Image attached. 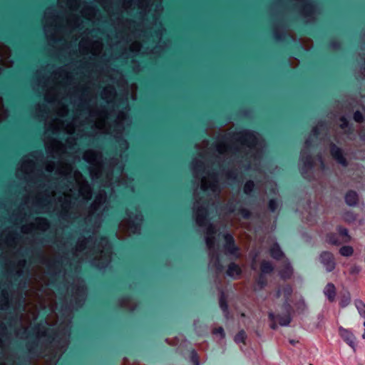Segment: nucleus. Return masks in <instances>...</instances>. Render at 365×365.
Segmentation results:
<instances>
[{
    "label": "nucleus",
    "mask_w": 365,
    "mask_h": 365,
    "mask_svg": "<svg viewBox=\"0 0 365 365\" xmlns=\"http://www.w3.org/2000/svg\"><path fill=\"white\" fill-rule=\"evenodd\" d=\"M254 182L252 181H248L245 183L244 187V192L246 194H249L253 190Z\"/></svg>",
    "instance_id": "58836bf2"
},
{
    "label": "nucleus",
    "mask_w": 365,
    "mask_h": 365,
    "mask_svg": "<svg viewBox=\"0 0 365 365\" xmlns=\"http://www.w3.org/2000/svg\"><path fill=\"white\" fill-rule=\"evenodd\" d=\"M106 201V194L104 191H101L96 196V198L91 205L90 213H89V220L96 214L98 217L100 214L102 213L106 206H104V204Z\"/></svg>",
    "instance_id": "9b49d317"
},
{
    "label": "nucleus",
    "mask_w": 365,
    "mask_h": 365,
    "mask_svg": "<svg viewBox=\"0 0 365 365\" xmlns=\"http://www.w3.org/2000/svg\"><path fill=\"white\" fill-rule=\"evenodd\" d=\"M135 89L136 88V86L135 85H132V89Z\"/></svg>",
    "instance_id": "6e6d98bb"
},
{
    "label": "nucleus",
    "mask_w": 365,
    "mask_h": 365,
    "mask_svg": "<svg viewBox=\"0 0 365 365\" xmlns=\"http://www.w3.org/2000/svg\"><path fill=\"white\" fill-rule=\"evenodd\" d=\"M132 98H133V100H135V95L133 94Z\"/></svg>",
    "instance_id": "4d7b16f0"
},
{
    "label": "nucleus",
    "mask_w": 365,
    "mask_h": 365,
    "mask_svg": "<svg viewBox=\"0 0 365 365\" xmlns=\"http://www.w3.org/2000/svg\"><path fill=\"white\" fill-rule=\"evenodd\" d=\"M42 211L45 212V211H46V209H42Z\"/></svg>",
    "instance_id": "e2e57ef3"
},
{
    "label": "nucleus",
    "mask_w": 365,
    "mask_h": 365,
    "mask_svg": "<svg viewBox=\"0 0 365 365\" xmlns=\"http://www.w3.org/2000/svg\"><path fill=\"white\" fill-rule=\"evenodd\" d=\"M277 321L281 326H287L289 324L291 321V317L289 314H286L284 316H277Z\"/></svg>",
    "instance_id": "c756f323"
},
{
    "label": "nucleus",
    "mask_w": 365,
    "mask_h": 365,
    "mask_svg": "<svg viewBox=\"0 0 365 365\" xmlns=\"http://www.w3.org/2000/svg\"><path fill=\"white\" fill-rule=\"evenodd\" d=\"M140 47H141V46L138 42H133L130 45V51L133 52H138L140 51Z\"/></svg>",
    "instance_id": "79ce46f5"
},
{
    "label": "nucleus",
    "mask_w": 365,
    "mask_h": 365,
    "mask_svg": "<svg viewBox=\"0 0 365 365\" xmlns=\"http://www.w3.org/2000/svg\"><path fill=\"white\" fill-rule=\"evenodd\" d=\"M96 255L92 263L100 268L107 266L110 262L111 251L108 242L106 238L99 240L89 237L88 239L79 240L76 247L74 255L76 257Z\"/></svg>",
    "instance_id": "7ed1b4c3"
},
{
    "label": "nucleus",
    "mask_w": 365,
    "mask_h": 365,
    "mask_svg": "<svg viewBox=\"0 0 365 365\" xmlns=\"http://www.w3.org/2000/svg\"><path fill=\"white\" fill-rule=\"evenodd\" d=\"M339 253L344 257H350L354 253V249L351 246H343L339 250Z\"/></svg>",
    "instance_id": "7c9ffc66"
},
{
    "label": "nucleus",
    "mask_w": 365,
    "mask_h": 365,
    "mask_svg": "<svg viewBox=\"0 0 365 365\" xmlns=\"http://www.w3.org/2000/svg\"><path fill=\"white\" fill-rule=\"evenodd\" d=\"M269 208L272 210V211H274L277 207V205L276 203V202L274 200H270L269 201Z\"/></svg>",
    "instance_id": "49530a36"
},
{
    "label": "nucleus",
    "mask_w": 365,
    "mask_h": 365,
    "mask_svg": "<svg viewBox=\"0 0 365 365\" xmlns=\"http://www.w3.org/2000/svg\"><path fill=\"white\" fill-rule=\"evenodd\" d=\"M354 119L358 123L361 122L363 119L362 114L359 111L355 112Z\"/></svg>",
    "instance_id": "c03bdc74"
},
{
    "label": "nucleus",
    "mask_w": 365,
    "mask_h": 365,
    "mask_svg": "<svg viewBox=\"0 0 365 365\" xmlns=\"http://www.w3.org/2000/svg\"><path fill=\"white\" fill-rule=\"evenodd\" d=\"M220 307L224 310L227 309V305L222 300L220 301Z\"/></svg>",
    "instance_id": "603ef678"
},
{
    "label": "nucleus",
    "mask_w": 365,
    "mask_h": 365,
    "mask_svg": "<svg viewBox=\"0 0 365 365\" xmlns=\"http://www.w3.org/2000/svg\"><path fill=\"white\" fill-rule=\"evenodd\" d=\"M309 9L310 10H312V11H313V8L312 7H309V8H307V9ZM304 12H307V9H304Z\"/></svg>",
    "instance_id": "5fc2aeb1"
},
{
    "label": "nucleus",
    "mask_w": 365,
    "mask_h": 365,
    "mask_svg": "<svg viewBox=\"0 0 365 365\" xmlns=\"http://www.w3.org/2000/svg\"><path fill=\"white\" fill-rule=\"evenodd\" d=\"M58 4L62 8H68L72 11L80 9V0H58Z\"/></svg>",
    "instance_id": "6ab92c4d"
},
{
    "label": "nucleus",
    "mask_w": 365,
    "mask_h": 365,
    "mask_svg": "<svg viewBox=\"0 0 365 365\" xmlns=\"http://www.w3.org/2000/svg\"><path fill=\"white\" fill-rule=\"evenodd\" d=\"M345 201L349 206H356L359 201L358 194L352 190L349 191L345 195Z\"/></svg>",
    "instance_id": "b1692460"
},
{
    "label": "nucleus",
    "mask_w": 365,
    "mask_h": 365,
    "mask_svg": "<svg viewBox=\"0 0 365 365\" xmlns=\"http://www.w3.org/2000/svg\"><path fill=\"white\" fill-rule=\"evenodd\" d=\"M195 202L194 203V211L195 214L196 223L199 226L205 225V218L207 215L206 207L204 206V202H200L201 199L197 200L195 194Z\"/></svg>",
    "instance_id": "f8f14e48"
},
{
    "label": "nucleus",
    "mask_w": 365,
    "mask_h": 365,
    "mask_svg": "<svg viewBox=\"0 0 365 365\" xmlns=\"http://www.w3.org/2000/svg\"><path fill=\"white\" fill-rule=\"evenodd\" d=\"M225 250L227 254L235 255L236 257L239 256L238 249L234 245L233 237L230 235H225Z\"/></svg>",
    "instance_id": "dca6fc26"
},
{
    "label": "nucleus",
    "mask_w": 365,
    "mask_h": 365,
    "mask_svg": "<svg viewBox=\"0 0 365 365\" xmlns=\"http://www.w3.org/2000/svg\"><path fill=\"white\" fill-rule=\"evenodd\" d=\"M215 232H216V230L212 225H210L207 227L205 240H206L207 247L208 250H210V252H211L212 249L214 247L215 237L212 236V235L214 233H215Z\"/></svg>",
    "instance_id": "a211bd4d"
},
{
    "label": "nucleus",
    "mask_w": 365,
    "mask_h": 365,
    "mask_svg": "<svg viewBox=\"0 0 365 365\" xmlns=\"http://www.w3.org/2000/svg\"><path fill=\"white\" fill-rule=\"evenodd\" d=\"M192 166L193 173H194V175L195 178L199 177V175H200V173L201 170H202L203 173L205 172V166H204L203 163H202L201 161L195 160L192 162Z\"/></svg>",
    "instance_id": "a878e982"
},
{
    "label": "nucleus",
    "mask_w": 365,
    "mask_h": 365,
    "mask_svg": "<svg viewBox=\"0 0 365 365\" xmlns=\"http://www.w3.org/2000/svg\"><path fill=\"white\" fill-rule=\"evenodd\" d=\"M1 245V243L0 242V246Z\"/></svg>",
    "instance_id": "0e129e2a"
},
{
    "label": "nucleus",
    "mask_w": 365,
    "mask_h": 365,
    "mask_svg": "<svg viewBox=\"0 0 365 365\" xmlns=\"http://www.w3.org/2000/svg\"><path fill=\"white\" fill-rule=\"evenodd\" d=\"M246 338V334L244 331H240L235 338V340L237 343L244 342Z\"/></svg>",
    "instance_id": "4c0bfd02"
},
{
    "label": "nucleus",
    "mask_w": 365,
    "mask_h": 365,
    "mask_svg": "<svg viewBox=\"0 0 365 365\" xmlns=\"http://www.w3.org/2000/svg\"><path fill=\"white\" fill-rule=\"evenodd\" d=\"M6 337L5 326L2 322L0 321V349L4 347L3 339Z\"/></svg>",
    "instance_id": "72a5a7b5"
},
{
    "label": "nucleus",
    "mask_w": 365,
    "mask_h": 365,
    "mask_svg": "<svg viewBox=\"0 0 365 365\" xmlns=\"http://www.w3.org/2000/svg\"><path fill=\"white\" fill-rule=\"evenodd\" d=\"M21 262H22V265L24 266L25 264V261H23Z\"/></svg>",
    "instance_id": "13d9d810"
},
{
    "label": "nucleus",
    "mask_w": 365,
    "mask_h": 365,
    "mask_svg": "<svg viewBox=\"0 0 365 365\" xmlns=\"http://www.w3.org/2000/svg\"><path fill=\"white\" fill-rule=\"evenodd\" d=\"M235 139L242 146L246 145L250 150L255 147H257V149H258L262 146L259 137L251 131L245 130L238 133L235 135Z\"/></svg>",
    "instance_id": "423d86ee"
},
{
    "label": "nucleus",
    "mask_w": 365,
    "mask_h": 365,
    "mask_svg": "<svg viewBox=\"0 0 365 365\" xmlns=\"http://www.w3.org/2000/svg\"><path fill=\"white\" fill-rule=\"evenodd\" d=\"M201 190L204 192L210 190L214 194L218 191V183L215 174L202 176L201 180Z\"/></svg>",
    "instance_id": "4468645a"
},
{
    "label": "nucleus",
    "mask_w": 365,
    "mask_h": 365,
    "mask_svg": "<svg viewBox=\"0 0 365 365\" xmlns=\"http://www.w3.org/2000/svg\"><path fill=\"white\" fill-rule=\"evenodd\" d=\"M324 293L330 302H334L336 294L334 284L328 283L324 290Z\"/></svg>",
    "instance_id": "5701e85b"
},
{
    "label": "nucleus",
    "mask_w": 365,
    "mask_h": 365,
    "mask_svg": "<svg viewBox=\"0 0 365 365\" xmlns=\"http://www.w3.org/2000/svg\"><path fill=\"white\" fill-rule=\"evenodd\" d=\"M257 285L259 289H262L267 285V279L263 274H261L257 280Z\"/></svg>",
    "instance_id": "c9c22d12"
},
{
    "label": "nucleus",
    "mask_w": 365,
    "mask_h": 365,
    "mask_svg": "<svg viewBox=\"0 0 365 365\" xmlns=\"http://www.w3.org/2000/svg\"><path fill=\"white\" fill-rule=\"evenodd\" d=\"M36 158L34 154L24 157L17 168L16 176L20 179H27L34 171L36 164L34 159Z\"/></svg>",
    "instance_id": "0eeeda50"
},
{
    "label": "nucleus",
    "mask_w": 365,
    "mask_h": 365,
    "mask_svg": "<svg viewBox=\"0 0 365 365\" xmlns=\"http://www.w3.org/2000/svg\"><path fill=\"white\" fill-rule=\"evenodd\" d=\"M81 24V21L76 16H71L68 20V25L70 27H79Z\"/></svg>",
    "instance_id": "2f4dec72"
},
{
    "label": "nucleus",
    "mask_w": 365,
    "mask_h": 365,
    "mask_svg": "<svg viewBox=\"0 0 365 365\" xmlns=\"http://www.w3.org/2000/svg\"><path fill=\"white\" fill-rule=\"evenodd\" d=\"M56 82L46 91L45 98L48 102H58L57 114L63 117L67 113V108L63 104V101L73 100L74 96L78 93V88L76 86L72 76L66 68H60L53 74Z\"/></svg>",
    "instance_id": "f03ea898"
},
{
    "label": "nucleus",
    "mask_w": 365,
    "mask_h": 365,
    "mask_svg": "<svg viewBox=\"0 0 365 365\" xmlns=\"http://www.w3.org/2000/svg\"><path fill=\"white\" fill-rule=\"evenodd\" d=\"M48 227V222L46 219L38 217L35 219L34 222L24 225L21 227V231L24 233H30L35 230L44 231L47 230Z\"/></svg>",
    "instance_id": "ddd939ff"
},
{
    "label": "nucleus",
    "mask_w": 365,
    "mask_h": 365,
    "mask_svg": "<svg viewBox=\"0 0 365 365\" xmlns=\"http://www.w3.org/2000/svg\"><path fill=\"white\" fill-rule=\"evenodd\" d=\"M340 233H341V235H346H346H347V233H348V231H347V230H346V229H341V230H340Z\"/></svg>",
    "instance_id": "3c124183"
},
{
    "label": "nucleus",
    "mask_w": 365,
    "mask_h": 365,
    "mask_svg": "<svg viewBox=\"0 0 365 365\" xmlns=\"http://www.w3.org/2000/svg\"><path fill=\"white\" fill-rule=\"evenodd\" d=\"M341 122H342V123L341 124V128H345V127H346V125H347V122H346V119H345L344 118H342L341 119Z\"/></svg>",
    "instance_id": "09e8293b"
},
{
    "label": "nucleus",
    "mask_w": 365,
    "mask_h": 365,
    "mask_svg": "<svg viewBox=\"0 0 365 365\" xmlns=\"http://www.w3.org/2000/svg\"><path fill=\"white\" fill-rule=\"evenodd\" d=\"M322 263L325 266L328 272L332 271L335 268V262L333 255L329 252H324L320 255Z\"/></svg>",
    "instance_id": "2eb2a0df"
},
{
    "label": "nucleus",
    "mask_w": 365,
    "mask_h": 365,
    "mask_svg": "<svg viewBox=\"0 0 365 365\" xmlns=\"http://www.w3.org/2000/svg\"><path fill=\"white\" fill-rule=\"evenodd\" d=\"M108 115L104 110H91L82 108L78 110L73 121L70 124L64 125V123L59 119H55L52 121L46 120L44 144L48 153L53 158L58 159V166L56 168L54 163L48 162L46 165V170L51 173L54 171V175H61L65 178H73L75 185L72 187H66L63 193L61 194L51 192V195L48 193L41 194L40 196H48L44 201L51 202L52 197L59 196L58 202L63 209L66 210L72 202L73 196H81L83 200H88L91 197V189L88 184L84 180L81 173L78 171L72 172V166L65 163L66 155H73L76 152L74 146L76 145L75 139L70 137L67 139L65 145H63L59 141L54 138H50L51 133L54 134L62 130L67 133L74 134L76 133L78 136L85 135H92L97 133H111V127H108L106 121Z\"/></svg>",
    "instance_id": "f257e3e1"
},
{
    "label": "nucleus",
    "mask_w": 365,
    "mask_h": 365,
    "mask_svg": "<svg viewBox=\"0 0 365 365\" xmlns=\"http://www.w3.org/2000/svg\"><path fill=\"white\" fill-rule=\"evenodd\" d=\"M347 334H351L349 331H345Z\"/></svg>",
    "instance_id": "bf43d9fd"
},
{
    "label": "nucleus",
    "mask_w": 365,
    "mask_h": 365,
    "mask_svg": "<svg viewBox=\"0 0 365 365\" xmlns=\"http://www.w3.org/2000/svg\"><path fill=\"white\" fill-rule=\"evenodd\" d=\"M261 272L263 274L271 273L274 270L272 264L268 261H262L261 263Z\"/></svg>",
    "instance_id": "c85d7f7f"
},
{
    "label": "nucleus",
    "mask_w": 365,
    "mask_h": 365,
    "mask_svg": "<svg viewBox=\"0 0 365 365\" xmlns=\"http://www.w3.org/2000/svg\"><path fill=\"white\" fill-rule=\"evenodd\" d=\"M122 145H123V148H124L125 149H127V148H128V143H127V142H126V141L123 142V144H122Z\"/></svg>",
    "instance_id": "864d4df0"
},
{
    "label": "nucleus",
    "mask_w": 365,
    "mask_h": 365,
    "mask_svg": "<svg viewBox=\"0 0 365 365\" xmlns=\"http://www.w3.org/2000/svg\"><path fill=\"white\" fill-rule=\"evenodd\" d=\"M360 267L356 265H353L349 269V273L352 275H357L360 272Z\"/></svg>",
    "instance_id": "37998d69"
},
{
    "label": "nucleus",
    "mask_w": 365,
    "mask_h": 365,
    "mask_svg": "<svg viewBox=\"0 0 365 365\" xmlns=\"http://www.w3.org/2000/svg\"><path fill=\"white\" fill-rule=\"evenodd\" d=\"M241 214L242 215L245 217V218H247L249 216H250V213L247 210H242L241 211Z\"/></svg>",
    "instance_id": "de8ad7c7"
},
{
    "label": "nucleus",
    "mask_w": 365,
    "mask_h": 365,
    "mask_svg": "<svg viewBox=\"0 0 365 365\" xmlns=\"http://www.w3.org/2000/svg\"><path fill=\"white\" fill-rule=\"evenodd\" d=\"M126 124L129 125L130 124V119L127 117V115L124 113H120L117 117L115 126L117 127L118 132H121L123 130V125Z\"/></svg>",
    "instance_id": "aec40b11"
},
{
    "label": "nucleus",
    "mask_w": 365,
    "mask_h": 365,
    "mask_svg": "<svg viewBox=\"0 0 365 365\" xmlns=\"http://www.w3.org/2000/svg\"><path fill=\"white\" fill-rule=\"evenodd\" d=\"M293 269L289 263H287L284 268L279 271V275L281 278L286 279L292 277Z\"/></svg>",
    "instance_id": "bb28decb"
},
{
    "label": "nucleus",
    "mask_w": 365,
    "mask_h": 365,
    "mask_svg": "<svg viewBox=\"0 0 365 365\" xmlns=\"http://www.w3.org/2000/svg\"><path fill=\"white\" fill-rule=\"evenodd\" d=\"M79 49L83 53H91L93 56H97L102 50V43L98 38L90 40L83 38L80 41Z\"/></svg>",
    "instance_id": "1a4fd4ad"
},
{
    "label": "nucleus",
    "mask_w": 365,
    "mask_h": 365,
    "mask_svg": "<svg viewBox=\"0 0 365 365\" xmlns=\"http://www.w3.org/2000/svg\"><path fill=\"white\" fill-rule=\"evenodd\" d=\"M10 51L8 47L0 43V66L10 67L12 61L10 60ZM7 117V113L2 106V99L0 97V121Z\"/></svg>",
    "instance_id": "9d476101"
},
{
    "label": "nucleus",
    "mask_w": 365,
    "mask_h": 365,
    "mask_svg": "<svg viewBox=\"0 0 365 365\" xmlns=\"http://www.w3.org/2000/svg\"><path fill=\"white\" fill-rule=\"evenodd\" d=\"M231 150V148L228 146L226 143H219L217 145V150L220 154L227 153L229 150Z\"/></svg>",
    "instance_id": "473e14b6"
},
{
    "label": "nucleus",
    "mask_w": 365,
    "mask_h": 365,
    "mask_svg": "<svg viewBox=\"0 0 365 365\" xmlns=\"http://www.w3.org/2000/svg\"><path fill=\"white\" fill-rule=\"evenodd\" d=\"M269 317L270 319L273 321V322L271 324V328L274 329H276L277 323L275 322V316L274 315V314L270 313L269 314Z\"/></svg>",
    "instance_id": "a18cd8bd"
},
{
    "label": "nucleus",
    "mask_w": 365,
    "mask_h": 365,
    "mask_svg": "<svg viewBox=\"0 0 365 365\" xmlns=\"http://www.w3.org/2000/svg\"><path fill=\"white\" fill-rule=\"evenodd\" d=\"M350 300H351V298H350L349 294H348L347 296H344L341 299L340 306L342 307H344L347 306L349 304Z\"/></svg>",
    "instance_id": "ea45409f"
},
{
    "label": "nucleus",
    "mask_w": 365,
    "mask_h": 365,
    "mask_svg": "<svg viewBox=\"0 0 365 365\" xmlns=\"http://www.w3.org/2000/svg\"><path fill=\"white\" fill-rule=\"evenodd\" d=\"M101 154L99 152L88 150L85 152L83 159L91 165L90 174L93 179L98 178L102 169Z\"/></svg>",
    "instance_id": "39448f33"
},
{
    "label": "nucleus",
    "mask_w": 365,
    "mask_h": 365,
    "mask_svg": "<svg viewBox=\"0 0 365 365\" xmlns=\"http://www.w3.org/2000/svg\"><path fill=\"white\" fill-rule=\"evenodd\" d=\"M127 215L128 219L123 220L119 225V230L117 234L119 238H123L130 234L138 233L140 231L143 220L142 215L137 212L135 215L130 212H128Z\"/></svg>",
    "instance_id": "20e7f679"
},
{
    "label": "nucleus",
    "mask_w": 365,
    "mask_h": 365,
    "mask_svg": "<svg viewBox=\"0 0 365 365\" xmlns=\"http://www.w3.org/2000/svg\"><path fill=\"white\" fill-rule=\"evenodd\" d=\"M331 154L332 157L341 165L346 166L347 165L346 159L343 156L342 151L335 145L331 146Z\"/></svg>",
    "instance_id": "f3484780"
},
{
    "label": "nucleus",
    "mask_w": 365,
    "mask_h": 365,
    "mask_svg": "<svg viewBox=\"0 0 365 365\" xmlns=\"http://www.w3.org/2000/svg\"><path fill=\"white\" fill-rule=\"evenodd\" d=\"M43 21L45 34L47 37L51 38L52 32H56L58 31L59 19L55 14L53 10L49 8L44 14Z\"/></svg>",
    "instance_id": "6e6552de"
},
{
    "label": "nucleus",
    "mask_w": 365,
    "mask_h": 365,
    "mask_svg": "<svg viewBox=\"0 0 365 365\" xmlns=\"http://www.w3.org/2000/svg\"><path fill=\"white\" fill-rule=\"evenodd\" d=\"M128 303H130V300L129 299H125V300H123L122 302V305L124 306V307H128Z\"/></svg>",
    "instance_id": "8fccbe9b"
},
{
    "label": "nucleus",
    "mask_w": 365,
    "mask_h": 365,
    "mask_svg": "<svg viewBox=\"0 0 365 365\" xmlns=\"http://www.w3.org/2000/svg\"><path fill=\"white\" fill-rule=\"evenodd\" d=\"M203 144H205V145H207V143L206 142H203Z\"/></svg>",
    "instance_id": "680f3d73"
},
{
    "label": "nucleus",
    "mask_w": 365,
    "mask_h": 365,
    "mask_svg": "<svg viewBox=\"0 0 365 365\" xmlns=\"http://www.w3.org/2000/svg\"><path fill=\"white\" fill-rule=\"evenodd\" d=\"M270 255L273 258L276 259H280L284 257V253L282 252L278 245H274L273 247L270 250Z\"/></svg>",
    "instance_id": "cd10ccee"
},
{
    "label": "nucleus",
    "mask_w": 365,
    "mask_h": 365,
    "mask_svg": "<svg viewBox=\"0 0 365 365\" xmlns=\"http://www.w3.org/2000/svg\"><path fill=\"white\" fill-rule=\"evenodd\" d=\"M227 274L232 278H237L241 274V269L237 264L231 263L228 267Z\"/></svg>",
    "instance_id": "393cba45"
},
{
    "label": "nucleus",
    "mask_w": 365,
    "mask_h": 365,
    "mask_svg": "<svg viewBox=\"0 0 365 365\" xmlns=\"http://www.w3.org/2000/svg\"><path fill=\"white\" fill-rule=\"evenodd\" d=\"M81 15L87 19L93 20L96 18L97 11L95 8L86 6L81 11Z\"/></svg>",
    "instance_id": "412c9836"
},
{
    "label": "nucleus",
    "mask_w": 365,
    "mask_h": 365,
    "mask_svg": "<svg viewBox=\"0 0 365 365\" xmlns=\"http://www.w3.org/2000/svg\"><path fill=\"white\" fill-rule=\"evenodd\" d=\"M304 153L303 152L301 156V161L303 162L304 168H311L312 166V163L311 161L310 158L307 157L306 158H304Z\"/></svg>",
    "instance_id": "e433bc0d"
},
{
    "label": "nucleus",
    "mask_w": 365,
    "mask_h": 365,
    "mask_svg": "<svg viewBox=\"0 0 365 365\" xmlns=\"http://www.w3.org/2000/svg\"><path fill=\"white\" fill-rule=\"evenodd\" d=\"M212 333L216 335H219L220 339H223L225 336V333L222 327H218L213 329Z\"/></svg>",
    "instance_id": "a19ab883"
},
{
    "label": "nucleus",
    "mask_w": 365,
    "mask_h": 365,
    "mask_svg": "<svg viewBox=\"0 0 365 365\" xmlns=\"http://www.w3.org/2000/svg\"><path fill=\"white\" fill-rule=\"evenodd\" d=\"M363 338L365 339V333L363 334Z\"/></svg>",
    "instance_id": "052dcab7"
},
{
    "label": "nucleus",
    "mask_w": 365,
    "mask_h": 365,
    "mask_svg": "<svg viewBox=\"0 0 365 365\" xmlns=\"http://www.w3.org/2000/svg\"><path fill=\"white\" fill-rule=\"evenodd\" d=\"M1 296L3 299L0 303V309H4L7 307L9 304V296L8 294L4 292H2Z\"/></svg>",
    "instance_id": "f704fd0d"
},
{
    "label": "nucleus",
    "mask_w": 365,
    "mask_h": 365,
    "mask_svg": "<svg viewBox=\"0 0 365 365\" xmlns=\"http://www.w3.org/2000/svg\"><path fill=\"white\" fill-rule=\"evenodd\" d=\"M0 365H4V364H0Z\"/></svg>",
    "instance_id": "69168bd1"
},
{
    "label": "nucleus",
    "mask_w": 365,
    "mask_h": 365,
    "mask_svg": "<svg viewBox=\"0 0 365 365\" xmlns=\"http://www.w3.org/2000/svg\"><path fill=\"white\" fill-rule=\"evenodd\" d=\"M101 96L107 102L111 101L115 96V88L112 86H106L103 90Z\"/></svg>",
    "instance_id": "4be33fe9"
}]
</instances>
